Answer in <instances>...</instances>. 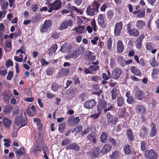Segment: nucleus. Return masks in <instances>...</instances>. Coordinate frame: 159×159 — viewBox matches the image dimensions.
<instances>
[{"instance_id":"1","label":"nucleus","mask_w":159,"mask_h":159,"mask_svg":"<svg viewBox=\"0 0 159 159\" xmlns=\"http://www.w3.org/2000/svg\"><path fill=\"white\" fill-rule=\"evenodd\" d=\"M27 117L25 113L24 116L21 115V117L20 116L16 117L14 121L15 123L18 126L21 123V127L25 126L27 123Z\"/></svg>"},{"instance_id":"2","label":"nucleus","mask_w":159,"mask_h":159,"mask_svg":"<svg viewBox=\"0 0 159 159\" xmlns=\"http://www.w3.org/2000/svg\"><path fill=\"white\" fill-rule=\"evenodd\" d=\"M107 122L108 125H116L118 121V117L116 115L111 114L110 112L106 114Z\"/></svg>"},{"instance_id":"3","label":"nucleus","mask_w":159,"mask_h":159,"mask_svg":"<svg viewBox=\"0 0 159 159\" xmlns=\"http://www.w3.org/2000/svg\"><path fill=\"white\" fill-rule=\"evenodd\" d=\"M144 156L145 158L149 159H157L158 155L153 149H151L145 152Z\"/></svg>"},{"instance_id":"4","label":"nucleus","mask_w":159,"mask_h":159,"mask_svg":"<svg viewBox=\"0 0 159 159\" xmlns=\"http://www.w3.org/2000/svg\"><path fill=\"white\" fill-rule=\"evenodd\" d=\"M135 98L139 100L143 99L144 97V93L143 91L139 89L137 87H135L134 91Z\"/></svg>"},{"instance_id":"5","label":"nucleus","mask_w":159,"mask_h":159,"mask_svg":"<svg viewBox=\"0 0 159 159\" xmlns=\"http://www.w3.org/2000/svg\"><path fill=\"white\" fill-rule=\"evenodd\" d=\"M107 104L106 101L104 99H100L98 101L97 105V111L101 112L106 107Z\"/></svg>"},{"instance_id":"6","label":"nucleus","mask_w":159,"mask_h":159,"mask_svg":"<svg viewBox=\"0 0 159 159\" xmlns=\"http://www.w3.org/2000/svg\"><path fill=\"white\" fill-rule=\"evenodd\" d=\"M80 119L79 116L74 117L71 116L67 120V121L71 126H74L77 125L80 122Z\"/></svg>"},{"instance_id":"7","label":"nucleus","mask_w":159,"mask_h":159,"mask_svg":"<svg viewBox=\"0 0 159 159\" xmlns=\"http://www.w3.org/2000/svg\"><path fill=\"white\" fill-rule=\"evenodd\" d=\"M52 25L51 20H46L44 22L43 25L42 26L40 31L42 33L46 32L49 27Z\"/></svg>"},{"instance_id":"8","label":"nucleus","mask_w":159,"mask_h":159,"mask_svg":"<svg viewBox=\"0 0 159 159\" xmlns=\"http://www.w3.org/2000/svg\"><path fill=\"white\" fill-rule=\"evenodd\" d=\"M73 23V21L70 19L64 20L60 24L58 29L60 30H62L64 29L67 28L68 26H71Z\"/></svg>"},{"instance_id":"9","label":"nucleus","mask_w":159,"mask_h":159,"mask_svg":"<svg viewBox=\"0 0 159 159\" xmlns=\"http://www.w3.org/2000/svg\"><path fill=\"white\" fill-rule=\"evenodd\" d=\"M122 27L123 24L121 21L117 23L116 24L114 30V34L115 36H119L120 35Z\"/></svg>"},{"instance_id":"10","label":"nucleus","mask_w":159,"mask_h":159,"mask_svg":"<svg viewBox=\"0 0 159 159\" xmlns=\"http://www.w3.org/2000/svg\"><path fill=\"white\" fill-rule=\"evenodd\" d=\"M96 104V102L95 99L86 101L84 103V107L88 109H91L95 106Z\"/></svg>"},{"instance_id":"11","label":"nucleus","mask_w":159,"mask_h":159,"mask_svg":"<svg viewBox=\"0 0 159 159\" xmlns=\"http://www.w3.org/2000/svg\"><path fill=\"white\" fill-rule=\"evenodd\" d=\"M121 74L122 70L121 69L118 68H116L112 72L111 78L114 80H117Z\"/></svg>"},{"instance_id":"12","label":"nucleus","mask_w":159,"mask_h":159,"mask_svg":"<svg viewBox=\"0 0 159 159\" xmlns=\"http://www.w3.org/2000/svg\"><path fill=\"white\" fill-rule=\"evenodd\" d=\"M97 21L98 25L102 28H105L106 26V24H105V21H104L103 14H99L97 19Z\"/></svg>"},{"instance_id":"13","label":"nucleus","mask_w":159,"mask_h":159,"mask_svg":"<svg viewBox=\"0 0 159 159\" xmlns=\"http://www.w3.org/2000/svg\"><path fill=\"white\" fill-rule=\"evenodd\" d=\"M97 137V134L96 132H92L90 134H88L87 137V138L89 141L93 143H96L97 141L96 138Z\"/></svg>"},{"instance_id":"14","label":"nucleus","mask_w":159,"mask_h":159,"mask_svg":"<svg viewBox=\"0 0 159 159\" xmlns=\"http://www.w3.org/2000/svg\"><path fill=\"white\" fill-rule=\"evenodd\" d=\"M80 149V146L75 143H71L67 145L66 147V149L67 150H73L78 151Z\"/></svg>"},{"instance_id":"15","label":"nucleus","mask_w":159,"mask_h":159,"mask_svg":"<svg viewBox=\"0 0 159 159\" xmlns=\"http://www.w3.org/2000/svg\"><path fill=\"white\" fill-rule=\"evenodd\" d=\"M111 149V146L109 144H106L104 145L100 151V153L104 155L109 152Z\"/></svg>"},{"instance_id":"16","label":"nucleus","mask_w":159,"mask_h":159,"mask_svg":"<svg viewBox=\"0 0 159 159\" xmlns=\"http://www.w3.org/2000/svg\"><path fill=\"white\" fill-rule=\"evenodd\" d=\"M100 150L99 147L94 148L90 150V154L93 157H97L99 154Z\"/></svg>"},{"instance_id":"17","label":"nucleus","mask_w":159,"mask_h":159,"mask_svg":"<svg viewBox=\"0 0 159 159\" xmlns=\"http://www.w3.org/2000/svg\"><path fill=\"white\" fill-rule=\"evenodd\" d=\"M62 6V2L60 0H57L51 4L54 10H57L60 9Z\"/></svg>"},{"instance_id":"18","label":"nucleus","mask_w":159,"mask_h":159,"mask_svg":"<svg viewBox=\"0 0 159 159\" xmlns=\"http://www.w3.org/2000/svg\"><path fill=\"white\" fill-rule=\"evenodd\" d=\"M100 2L99 0L94 1L91 3L92 7L96 11V12L98 13L99 12V8L100 7Z\"/></svg>"},{"instance_id":"19","label":"nucleus","mask_w":159,"mask_h":159,"mask_svg":"<svg viewBox=\"0 0 159 159\" xmlns=\"http://www.w3.org/2000/svg\"><path fill=\"white\" fill-rule=\"evenodd\" d=\"M101 142L102 143H105L108 141V134L106 132H103L100 136Z\"/></svg>"},{"instance_id":"20","label":"nucleus","mask_w":159,"mask_h":159,"mask_svg":"<svg viewBox=\"0 0 159 159\" xmlns=\"http://www.w3.org/2000/svg\"><path fill=\"white\" fill-rule=\"evenodd\" d=\"M130 70L131 72L137 76H140L142 75V73L140 70L137 68L136 67L132 66L130 67Z\"/></svg>"},{"instance_id":"21","label":"nucleus","mask_w":159,"mask_h":159,"mask_svg":"<svg viewBox=\"0 0 159 159\" xmlns=\"http://www.w3.org/2000/svg\"><path fill=\"white\" fill-rule=\"evenodd\" d=\"M3 101L6 103H8L10 99L9 93L6 90H4L2 93Z\"/></svg>"},{"instance_id":"22","label":"nucleus","mask_w":159,"mask_h":159,"mask_svg":"<svg viewBox=\"0 0 159 159\" xmlns=\"http://www.w3.org/2000/svg\"><path fill=\"white\" fill-rule=\"evenodd\" d=\"M96 11L92 7L91 5L88 6L86 10V13L88 15L93 16L95 14Z\"/></svg>"},{"instance_id":"23","label":"nucleus","mask_w":159,"mask_h":159,"mask_svg":"<svg viewBox=\"0 0 159 159\" xmlns=\"http://www.w3.org/2000/svg\"><path fill=\"white\" fill-rule=\"evenodd\" d=\"M127 33L130 36L134 37H137L139 34V30L135 28H133L130 30Z\"/></svg>"},{"instance_id":"24","label":"nucleus","mask_w":159,"mask_h":159,"mask_svg":"<svg viewBox=\"0 0 159 159\" xmlns=\"http://www.w3.org/2000/svg\"><path fill=\"white\" fill-rule=\"evenodd\" d=\"M124 49V46L122 41L120 40L118 41L117 45V50L119 53H122Z\"/></svg>"},{"instance_id":"25","label":"nucleus","mask_w":159,"mask_h":159,"mask_svg":"<svg viewBox=\"0 0 159 159\" xmlns=\"http://www.w3.org/2000/svg\"><path fill=\"white\" fill-rule=\"evenodd\" d=\"M145 26V21L142 20H138L136 23V27L139 30L143 29L144 27Z\"/></svg>"},{"instance_id":"26","label":"nucleus","mask_w":159,"mask_h":159,"mask_svg":"<svg viewBox=\"0 0 159 159\" xmlns=\"http://www.w3.org/2000/svg\"><path fill=\"white\" fill-rule=\"evenodd\" d=\"M31 150L36 155H37L38 152H40L41 148L38 145H34L31 148Z\"/></svg>"},{"instance_id":"27","label":"nucleus","mask_w":159,"mask_h":159,"mask_svg":"<svg viewBox=\"0 0 159 159\" xmlns=\"http://www.w3.org/2000/svg\"><path fill=\"white\" fill-rule=\"evenodd\" d=\"M107 105L108 107L107 106L103 110V112L105 114L106 113L107 114V112H109V111H113L115 108L113 104L110 103H108Z\"/></svg>"},{"instance_id":"28","label":"nucleus","mask_w":159,"mask_h":159,"mask_svg":"<svg viewBox=\"0 0 159 159\" xmlns=\"http://www.w3.org/2000/svg\"><path fill=\"white\" fill-rule=\"evenodd\" d=\"M136 109L138 112L141 114H145L146 113L145 109L142 105H137Z\"/></svg>"},{"instance_id":"29","label":"nucleus","mask_w":159,"mask_h":159,"mask_svg":"<svg viewBox=\"0 0 159 159\" xmlns=\"http://www.w3.org/2000/svg\"><path fill=\"white\" fill-rule=\"evenodd\" d=\"M151 125L152 126V128L151 129L150 136L151 137H153L155 136L157 133V129L156 126L154 122H152L151 123Z\"/></svg>"},{"instance_id":"30","label":"nucleus","mask_w":159,"mask_h":159,"mask_svg":"<svg viewBox=\"0 0 159 159\" xmlns=\"http://www.w3.org/2000/svg\"><path fill=\"white\" fill-rule=\"evenodd\" d=\"M126 134L127 137L130 141H132L134 139L133 133L132 130L130 129H129L127 131Z\"/></svg>"},{"instance_id":"31","label":"nucleus","mask_w":159,"mask_h":159,"mask_svg":"<svg viewBox=\"0 0 159 159\" xmlns=\"http://www.w3.org/2000/svg\"><path fill=\"white\" fill-rule=\"evenodd\" d=\"M2 122L4 126L7 128L9 127L11 123V121L7 117L3 118Z\"/></svg>"},{"instance_id":"32","label":"nucleus","mask_w":159,"mask_h":159,"mask_svg":"<svg viewBox=\"0 0 159 159\" xmlns=\"http://www.w3.org/2000/svg\"><path fill=\"white\" fill-rule=\"evenodd\" d=\"M25 153V148L23 147H21L16 152V155L20 158Z\"/></svg>"},{"instance_id":"33","label":"nucleus","mask_w":159,"mask_h":159,"mask_svg":"<svg viewBox=\"0 0 159 159\" xmlns=\"http://www.w3.org/2000/svg\"><path fill=\"white\" fill-rule=\"evenodd\" d=\"M112 99H115L118 94L117 89L116 88H114L111 91Z\"/></svg>"},{"instance_id":"34","label":"nucleus","mask_w":159,"mask_h":159,"mask_svg":"<svg viewBox=\"0 0 159 159\" xmlns=\"http://www.w3.org/2000/svg\"><path fill=\"white\" fill-rule=\"evenodd\" d=\"M84 25L76 27L74 29V30L75 31L76 33H78V34H82L84 30Z\"/></svg>"},{"instance_id":"35","label":"nucleus","mask_w":159,"mask_h":159,"mask_svg":"<svg viewBox=\"0 0 159 159\" xmlns=\"http://www.w3.org/2000/svg\"><path fill=\"white\" fill-rule=\"evenodd\" d=\"M124 150L125 153L127 155L130 154L132 151L131 150L130 146L129 144H126L124 147Z\"/></svg>"},{"instance_id":"36","label":"nucleus","mask_w":159,"mask_h":159,"mask_svg":"<svg viewBox=\"0 0 159 159\" xmlns=\"http://www.w3.org/2000/svg\"><path fill=\"white\" fill-rule=\"evenodd\" d=\"M86 57L89 60L92 61H94L95 58V57L93 55L92 52L90 51L87 53Z\"/></svg>"},{"instance_id":"37","label":"nucleus","mask_w":159,"mask_h":159,"mask_svg":"<svg viewBox=\"0 0 159 159\" xmlns=\"http://www.w3.org/2000/svg\"><path fill=\"white\" fill-rule=\"evenodd\" d=\"M146 141H142L140 143V148L141 150L143 152H146L147 149L146 144Z\"/></svg>"},{"instance_id":"38","label":"nucleus","mask_w":159,"mask_h":159,"mask_svg":"<svg viewBox=\"0 0 159 159\" xmlns=\"http://www.w3.org/2000/svg\"><path fill=\"white\" fill-rule=\"evenodd\" d=\"M66 127V123L65 122L61 123L59 125L58 130L60 133H62L65 129Z\"/></svg>"},{"instance_id":"39","label":"nucleus","mask_w":159,"mask_h":159,"mask_svg":"<svg viewBox=\"0 0 159 159\" xmlns=\"http://www.w3.org/2000/svg\"><path fill=\"white\" fill-rule=\"evenodd\" d=\"M119 151L116 150L110 156L111 159H116L119 157Z\"/></svg>"},{"instance_id":"40","label":"nucleus","mask_w":159,"mask_h":159,"mask_svg":"<svg viewBox=\"0 0 159 159\" xmlns=\"http://www.w3.org/2000/svg\"><path fill=\"white\" fill-rule=\"evenodd\" d=\"M57 44H53L48 49L49 53H52L55 52L57 48Z\"/></svg>"},{"instance_id":"41","label":"nucleus","mask_w":159,"mask_h":159,"mask_svg":"<svg viewBox=\"0 0 159 159\" xmlns=\"http://www.w3.org/2000/svg\"><path fill=\"white\" fill-rule=\"evenodd\" d=\"M12 109V107L11 105H8L6 106L4 109L3 112L4 114H8Z\"/></svg>"},{"instance_id":"42","label":"nucleus","mask_w":159,"mask_h":159,"mask_svg":"<svg viewBox=\"0 0 159 159\" xmlns=\"http://www.w3.org/2000/svg\"><path fill=\"white\" fill-rule=\"evenodd\" d=\"M150 65L152 67H154L159 65L158 62L156 60L155 57L152 58L150 63Z\"/></svg>"},{"instance_id":"43","label":"nucleus","mask_w":159,"mask_h":159,"mask_svg":"<svg viewBox=\"0 0 159 159\" xmlns=\"http://www.w3.org/2000/svg\"><path fill=\"white\" fill-rule=\"evenodd\" d=\"M106 15L108 19L111 20L114 15L113 11L111 10H108L107 11Z\"/></svg>"},{"instance_id":"44","label":"nucleus","mask_w":159,"mask_h":159,"mask_svg":"<svg viewBox=\"0 0 159 159\" xmlns=\"http://www.w3.org/2000/svg\"><path fill=\"white\" fill-rule=\"evenodd\" d=\"M117 103L119 107L122 106L124 103V101L121 97H119L117 99Z\"/></svg>"},{"instance_id":"45","label":"nucleus","mask_w":159,"mask_h":159,"mask_svg":"<svg viewBox=\"0 0 159 159\" xmlns=\"http://www.w3.org/2000/svg\"><path fill=\"white\" fill-rule=\"evenodd\" d=\"M71 140L68 138H66L64 139L61 143V145L64 146L67 145H69L71 142Z\"/></svg>"},{"instance_id":"46","label":"nucleus","mask_w":159,"mask_h":159,"mask_svg":"<svg viewBox=\"0 0 159 159\" xmlns=\"http://www.w3.org/2000/svg\"><path fill=\"white\" fill-rule=\"evenodd\" d=\"M60 35V33L57 32H52L51 34V37L55 39H58Z\"/></svg>"},{"instance_id":"47","label":"nucleus","mask_w":159,"mask_h":159,"mask_svg":"<svg viewBox=\"0 0 159 159\" xmlns=\"http://www.w3.org/2000/svg\"><path fill=\"white\" fill-rule=\"evenodd\" d=\"M70 9L72 11L75 10L76 12L79 13L80 15L82 14L83 12V11L81 10V9L78 8L75 6H71Z\"/></svg>"},{"instance_id":"48","label":"nucleus","mask_w":159,"mask_h":159,"mask_svg":"<svg viewBox=\"0 0 159 159\" xmlns=\"http://www.w3.org/2000/svg\"><path fill=\"white\" fill-rule=\"evenodd\" d=\"M97 113H94L93 114L91 115L90 116V118H92L94 119H95L98 118L100 116L101 112L100 111H98Z\"/></svg>"},{"instance_id":"49","label":"nucleus","mask_w":159,"mask_h":159,"mask_svg":"<svg viewBox=\"0 0 159 159\" xmlns=\"http://www.w3.org/2000/svg\"><path fill=\"white\" fill-rule=\"evenodd\" d=\"M99 66L98 65H93L89 67V69L93 71H96L99 70Z\"/></svg>"},{"instance_id":"50","label":"nucleus","mask_w":159,"mask_h":159,"mask_svg":"<svg viewBox=\"0 0 159 159\" xmlns=\"http://www.w3.org/2000/svg\"><path fill=\"white\" fill-rule=\"evenodd\" d=\"M126 108L124 107L122 108L120 112L119 117L124 118Z\"/></svg>"},{"instance_id":"51","label":"nucleus","mask_w":159,"mask_h":159,"mask_svg":"<svg viewBox=\"0 0 159 159\" xmlns=\"http://www.w3.org/2000/svg\"><path fill=\"white\" fill-rule=\"evenodd\" d=\"M91 25L93 27V29L94 32H96L97 30V28L95 20L93 19L91 23Z\"/></svg>"},{"instance_id":"52","label":"nucleus","mask_w":159,"mask_h":159,"mask_svg":"<svg viewBox=\"0 0 159 159\" xmlns=\"http://www.w3.org/2000/svg\"><path fill=\"white\" fill-rule=\"evenodd\" d=\"M59 85L56 83H52L51 86L52 90L54 91H57L58 89Z\"/></svg>"},{"instance_id":"53","label":"nucleus","mask_w":159,"mask_h":159,"mask_svg":"<svg viewBox=\"0 0 159 159\" xmlns=\"http://www.w3.org/2000/svg\"><path fill=\"white\" fill-rule=\"evenodd\" d=\"M146 48L147 50L150 51L152 49L154 48V47L152 43L148 42L146 45Z\"/></svg>"},{"instance_id":"54","label":"nucleus","mask_w":159,"mask_h":159,"mask_svg":"<svg viewBox=\"0 0 159 159\" xmlns=\"http://www.w3.org/2000/svg\"><path fill=\"white\" fill-rule=\"evenodd\" d=\"M53 68L51 67H49L46 71L47 74L49 76H51L53 74Z\"/></svg>"},{"instance_id":"55","label":"nucleus","mask_w":159,"mask_h":159,"mask_svg":"<svg viewBox=\"0 0 159 159\" xmlns=\"http://www.w3.org/2000/svg\"><path fill=\"white\" fill-rule=\"evenodd\" d=\"M108 141L109 143H111L112 145L113 146H115L116 144V142L115 140V139L113 138L112 137H109Z\"/></svg>"},{"instance_id":"56","label":"nucleus","mask_w":159,"mask_h":159,"mask_svg":"<svg viewBox=\"0 0 159 159\" xmlns=\"http://www.w3.org/2000/svg\"><path fill=\"white\" fill-rule=\"evenodd\" d=\"M145 15V11L144 9L143 10L141 11H139V13L137 14V17L139 18H141L143 17Z\"/></svg>"},{"instance_id":"57","label":"nucleus","mask_w":159,"mask_h":159,"mask_svg":"<svg viewBox=\"0 0 159 159\" xmlns=\"http://www.w3.org/2000/svg\"><path fill=\"white\" fill-rule=\"evenodd\" d=\"M70 57L72 58L75 59L78 56L77 52L76 51H75L70 54Z\"/></svg>"},{"instance_id":"58","label":"nucleus","mask_w":159,"mask_h":159,"mask_svg":"<svg viewBox=\"0 0 159 159\" xmlns=\"http://www.w3.org/2000/svg\"><path fill=\"white\" fill-rule=\"evenodd\" d=\"M13 72L11 71H9L7 77V80H11L13 77Z\"/></svg>"},{"instance_id":"59","label":"nucleus","mask_w":159,"mask_h":159,"mask_svg":"<svg viewBox=\"0 0 159 159\" xmlns=\"http://www.w3.org/2000/svg\"><path fill=\"white\" fill-rule=\"evenodd\" d=\"M79 98V100H80V101L81 102L84 101L85 99V94L84 93L80 94L78 96Z\"/></svg>"},{"instance_id":"60","label":"nucleus","mask_w":159,"mask_h":159,"mask_svg":"<svg viewBox=\"0 0 159 159\" xmlns=\"http://www.w3.org/2000/svg\"><path fill=\"white\" fill-rule=\"evenodd\" d=\"M127 101L129 104H132L133 103L134 101L133 97L132 96H130V97H128L127 99Z\"/></svg>"},{"instance_id":"61","label":"nucleus","mask_w":159,"mask_h":159,"mask_svg":"<svg viewBox=\"0 0 159 159\" xmlns=\"http://www.w3.org/2000/svg\"><path fill=\"white\" fill-rule=\"evenodd\" d=\"M123 61L124 63V64H122V63H121V66H124L126 65H129L130 63H132V59H130L129 60L126 61L125 60H123Z\"/></svg>"},{"instance_id":"62","label":"nucleus","mask_w":159,"mask_h":159,"mask_svg":"<svg viewBox=\"0 0 159 159\" xmlns=\"http://www.w3.org/2000/svg\"><path fill=\"white\" fill-rule=\"evenodd\" d=\"M13 65L12 61L10 59L8 60L6 63V66L7 68L9 67L10 66H12Z\"/></svg>"},{"instance_id":"63","label":"nucleus","mask_w":159,"mask_h":159,"mask_svg":"<svg viewBox=\"0 0 159 159\" xmlns=\"http://www.w3.org/2000/svg\"><path fill=\"white\" fill-rule=\"evenodd\" d=\"M89 127H87L82 131L81 134V136L84 137L85 134H88L89 132Z\"/></svg>"},{"instance_id":"64","label":"nucleus","mask_w":159,"mask_h":159,"mask_svg":"<svg viewBox=\"0 0 159 159\" xmlns=\"http://www.w3.org/2000/svg\"><path fill=\"white\" fill-rule=\"evenodd\" d=\"M39 8L38 4H34L31 6V11L34 12L36 11L37 9Z\"/></svg>"}]
</instances>
